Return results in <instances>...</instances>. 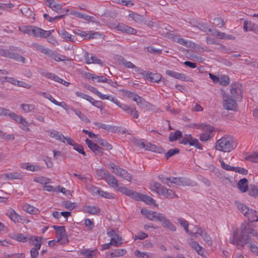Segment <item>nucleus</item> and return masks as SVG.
Listing matches in <instances>:
<instances>
[{"mask_svg": "<svg viewBox=\"0 0 258 258\" xmlns=\"http://www.w3.org/2000/svg\"><path fill=\"white\" fill-rule=\"evenodd\" d=\"M32 46L36 50L39 51L42 53L46 54L48 48H45L43 45L37 43H33Z\"/></svg>", "mask_w": 258, "mask_h": 258, "instance_id": "nucleus-42", "label": "nucleus"}, {"mask_svg": "<svg viewBox=\"0 0 258 258\" xmlns=\"http://www.w3.org/2000/svg\"><path fill=\"white\" fill-rule=\"evenodd\" d=\"M148 237V235L147 233H144L143 232H140L137 234V235H136L134 237V240H136L137 239L143 240Z\"/></svg>", "mask_w": 258, "mask_h": 258, "instance_id": "nucleus-62", "label": "nucleus"}, {"mask_svg": "<svg viewBox=\"0 0 258 258\" xmlns=\"http://www.w3.org/2000/svg\"><path fill=\"white\" fill-rule=\"evenodd\" d=\"M208 31L210 32L212 35H216L220 39H225L226 33L224 32H221L217 30L214 31L210 29H208Z\"/></svg>", "mask_w": 258, "mask_h": 258, "instance_id": "nucleus-54", "label": "nucleus"}, {"mask_svg": "<svg viewBox=\"0 0 258 258\" xmlns=\"http://www.w3.org/2000/svg\"><path fill=\"white\" fill-rule=\"evenodd\" d=\"M2 79L3 80L1 81V82L3 85H4L5 82H8L14 85L17 86L18 80H16L14 78L5 77Z\"/></svg>", "mask_w": 258, "mask_h": 258, "instance_id": "nucleus-52", "label": "nucleus"}, {"mask_svg": "<svg viewBox=\"0 0 258 258\" xmlns=\"http://www.w3.org/2000/svg\"><path fill=\"white\" fill-rule=\"evenodd\" d=\"M248 180L245 178H242L237 183V187L242 192H245L248 188Z\"/></svg>", "mask_w": 258, "mask_h": 258, "instance_id": "nucleus-21", "label": "nucleus"}, {"mask_svg": "<svg viewBox=\"0 0 258 258\" xmlns=\"http://www.w3.org/2000/svg\"><path fill=\"white\" fill-rule=\"evenodd\" d=\"M0 55L23 63H24L25 61V58L23 56L11 52L9 49L0 48Z\"/></svg>", "mask_w": 258, "mask_h": 258, "instance_id": "nucleus-6", "label": "nucleus"}, {"mask_svg": "<svg viewBox=\"0 0 258 258\" xmlns=\"http://www.w3.org/2000/svg\"><path fill=\"white\" fill-rule=\"evenodd\" d=\"M161 76L158 73H148L146 74V78L152 82L158 83L161 79Z\"/></svg>", "mask_w": 258, "mask_h": 258, "instance_id": "nucleus-24", "label": "nucleus"}, {"mask_svg": "<svg viewBox=\"0 0 258 258\" xmlns=\"http://www.w3.org/2000/svg\"><path fill=\"white\" fill-rule=\"evenodd\" d=\"M71 14L77 17L82 18L87 21H89L90 19V17L89 16L82 14L78 12H72Z\"/></svg>", "mask_w": 258, "mask_h": 258, "instance_id": "nucleus-59", "label": "nucleus"}, {"mask_svg": "<svg viewBox=\"0 0 258 258\" xmlns=\"http://www.w3.org/2000/svg\"><path fill=\"white\" fill-rule=\"evenodd\" d=\"M97 143L103 146L106 148V150H110L112 149V146L106 141L103 140L102 139H98L97 141Z\"/></svg>", "mask_w": 258, "mask_h": 258, "instance_id": "nucleus-50", "label": "nucleus"}, {"mask_svg": "<svg viewBox=\"0 0 258 258\" xmlns=\"http://www.w3.org/2000/svg\"><path fill=\"white\" fill-rule=\"evenodd\" d=\"M21 108L25 112H28L35 109V106L33 104H21Z\"/></svg>", "mask_w": 258, "mask_h": 258, "instance_id": "nucleus-55", "label": "nucleus"}, {"mask_svg": "<svg viewBox=\"0 0 258 258\" xmlns=\"http://www.w3.org/2000/svg\"><path fill=\"white\" fill-rule=\"evenodd\" d=\"M75 113L83 121L86 122H89L90 121V120L88 118V117L84 114L82 113L80 111H75Z\"/></svg>", "mask_w": 258, "mask_h": 258, "instance_id": "nucleus-64", "label": "nucleus"}, {"mask_svg": "<svg viewBox=\"0 0 258 258\" xmlns=\"http://www.w3.org/2000/svg\"><path fill=\"white\" fill-rule=\"evenodd\" d=\"M159 221L161 222L162 226L165 229H168L172 232H175L176 230L175 226L163 215L161 216Z\"/></svg>", "mask_w": 258, "mask_h": 258, "instance_id": "nucleus-14", "label": "nucleus"}, {"mask_svg": "<svg viewBox=\"0 0 258 258\" xmlns=\"http://www.w3.org/2000/svg\"><path fill=\"white\" fill-rule=\"evenodd\" d=\"M129 17L132 18L135 22L138 23H141L143 22V17L138 14L132 12L129 14Z\"/></svg>", "mask_w": 258, "mask_h": 258, "instance_id": "nucleus-45", "label": "nucleus"}, {"mask_svg": "<svg viewBox=\"0 0 258 258\" xmlns=\"http://www.w3.org/2000/svg\"><path fill=\"white\" fill-rule=\"evenodd\" d=\"M223 107L227 110L237 111L238 109L237 100L232 98L230 95L226 93L222 94Z\"/></svg>", "mask_w": 258, "mask_h": 258, "instance_id": "nucleus-3", "label": "nucleus"}, {"mask_svg": "<svg viewBox=\"0 0 258 258\" xmlns=\"http://www.w3.org/2000/svg\"><path fill=\"white\" fill-rule=\"evenodd\" d=\"M179 152V150L177 148H174L173 149L169 150L166 154V158L168 159L169 158L172 157L175 154L178 153Z\"/></svg>", "mask_w": 258, "mask_h": 258, "instance_id": "nucleus-61", "label": "nucleus"}, {"mask_svg": "<svg viewBox=\"0 0 258 258\" xmlns=\"http://www.w3.org/2000/svg\"><path fill=\"white\" fill-rule=\"evenodd\" d=\"M197 233L199 235H200L202 237H203L204 240L209 245L211 246L212 245V241L211 240V238L210 236L207 234V232L202 229L201 228H199Z\"/></svg>", "mask_w": 258, "mask_h": 258, "instance_id": "nucleus-25", "label": "nucleus"}, {"mask_svg": "<svg viewBox=\"0 0 258 258\" xmlns=\"http://www.w3.org/2000/svg\"><path fill=\"white\" fill-rule=\"evenodd\" d=\"M126 251L125 249H115L110 253L109 258L121 256L126 253Z\"/></svg>", "mask_w": 258, "mask_h": 258, "instance_id": "nucleus-31", "label": "nucleus"}, {"mask_svg": "<svg viewBox=\"0 0 258 258\" xmlns=\"http://www.w3.org/2000/svg\"><path fill=\"white\" fill-rule=\"evenodd\" d=\"M7 215L10 218V219L15 223L21 222H22V220H25V217L19 215L13 209H11L9 210L7 213Z\"/></svg>", "mask_w": 258, "mask_h": 258, "instance_id": "nucleus-13", "label": "nucleus"}, {"mask_svg": "<svg viewBox=\"0 0 258 258\" xmlns=\"http://www.w3.org/2000/svg\"><path fill=\"white\" fill-rule=\"evenodd\" d=\"M104 180L110 186L115 189H116L117 187H118L117 180L111 174L109 173L107 174V177Z\"/></svg>", "mask_w": 258, "mask_h": 258, "instance_id": "nucleus-22", "label": "nucleus"}, {"mask_svg": "<svg viewBox=\"0 0 258 258\" xmlns=\"http://www.w3.org/2000/svg\"><path fill=\"white\" fill-rule=\"evenodd\" d=\"M236 206L238 210L244 215L246 216L248 212L249 211L250 209L244 205L242 203L240 202H236Z\"/></svg>", "mask_w": 258, "mask_h": 258, "instance_id": "nucleus-38", "label": "nucleus"}, {"mask_svg": "<svg viewBox=\"0 0 258 258\" xmlns=\"http://www.w3.org/2000/svg\"><path fill=\"white\" fill-rule=\"evenodd\" d=\"M0 177L5 180L8 179H20L22 178V175L18 172H15L4 173L0 176Z\"/></svg>", "mask_w": 258, "mask_h": 258, "instance_id": "nucleus-16", "label": "nucleus"}, {"mask_svg": "<svg viewBox=\"0 0 258 258\" xmlns=\"http://www.w3.org/2000/svg\"><path fill=\"white\" fill-rule=\"evenodd\" d=\"M19 30L23 33L31 35L32 26H23L19 28Z\"/></svg>", "mask_w": 258, "mask_h": 258, "instance_id": "nucleus-56", "label": "nucleus"}, {"mask_svg": "<svg viewBox=\"0 0 258 258\" xmlns=\"http://www.w3.org/2000/svg\"><path fill=\"white\" fill-rule=\"evenodd\" d=\"M12 238L19 242H26L27 240V237L24 236L22 233L13 234Z\"/></svg>", "mask_w": 258, "mask_h": 258, "instance_id": "nucleus-43", "label": "nucleus"}, {"mask_svg": "<svg viewBox=\"0 0 258 258\" xmlns=\"http://www.w3.org/2000/svg\"><path fill=\"white\" fill-rule=\"evenodd\" d=\"M89 149L96 154L102 156L103 154V149L97 144L93 143L91 140L87 139L85 141Z\"/></svg>", "mask_w": 258, "mask_h": 258, "instance_id": "nucleus-9", "label": "nucleus"}, {"mask_svg": "<svg viewBox=\"0 0 258 258\" xmlns=\"http://www.w3.org/2000/svg\"><path fill=\"white\" fill-rule=\"evenodd\" d=\"M166 74L173 77L174 78L179 79L182 81H189L188 77L183 74H180L173 71L166 70Z\"/></svg>", "mask_w": 258, "mask_h": 258, "instance_id": "nucleus-17", "label": "nucleus"}, {"mask_svg": "<svg viewBox=\"0 0 258 258\" xmlns=\"http://www.w3.org/2000/svg\"><path fill=\"white\" fill-rule=\"evenodd\" d=\"M188 137L189 138L188 141V144L190 146H195L198 149H202V146L197 139L193 138L191 135H190V136Z\"/></svg>", "mask_w": 258, "mask_h": 258, "instance_id": "nucleus-34", "label": "nucleus"}, {"mask_svg": "<svg viewBox=\"0 0 258 258\" xmlns=\"http://www.w3.org/2000/svg\"><path fill=\"white\" fill-rule=\"evenodd\" d=\"M189 245L194 249L198 254H201V251L202 249V247L200 245L198 242L194 241L193 239H190L189 241Z\"/></svg>", "mask_w": 258, "mask_h": 258, "instance_id": "nucleus-39", "label": "nucleus"}, {"mask_svg": "<svg viewBox=\"0 0 258 258\" xmlns=\"http://www.w3.org/2000/svg\"><path fill=\"white\" fill-rule=\"evenodd\" d=\"M53 30L46 31L38 27L32 26L31 35L36 38H46L51 35Z\"/></svg>", "mask_w": 258, "mask_h": 258, "instance_id": "nucleus-8", "label": "nucleus"}, {"mask_svg": "<svg viewBox=\"0 0 258 258\" xmlns=\"http://www.w3.org/2000/svg\"><path fill=\"white\" fill-rule=\"evenodd\" d=\"M182 137V133L180 131H176L174 133H170L169 140L170 142H173L179 140Z\"/></svg>", "mask_w": 258, "mask_h": 258, "instance_id": "nucleus-41", "label": "nucleus"}, {"mask_svg": "<svg viewBox=\"0 0 258 258\" xmlns=\"http://www.w3.org/2000/svg\"><path fill=\"white\" fill-rule=\"evenodd\" d=\"M18 123L21 124L22 126L21 128L23 131L26 132H29L30 131V128L28 126V122L23 116L20 119H19Z\"/></svg>", "mask_w": 258, "mask_h": 258, "instance_id": "nucleus-49", "label": "nucleus"}, {"mask_svg": "<svg viewBox=\"0 0 258 258\" xmlns=\"http://www.w3.org/2000/svg\"><path fill=\"white\" fill-rule=\"evenodd\" d=\"M250 222H256L258 221V212L255 210L250 209L245 216Z\"/></svg>", "mask_w": 258, "mask_h": 258, "instance_id": "nucleus-27", "label": "nucleus"}, {"mask_svg": "<svg viewBox=\"0 0 258 258\" xmlns=\"http://www.w3.org/2000/svg\"><path fill=\"white\" fill-rule=\"evenodd\" d=\"M46 55H47L56 61H61L63 60L62 58L63 56L62 55L58 54L55 51H52L49 49H48Z\"/></svg>", "mask_w": 258, "mask_h": 258, "instance_id": "nucleus-32", "label": "nucleus"}, {"mask_svg": "<svg viewBox=\"0 0 258 258\" xmlns=\"http://www.w3.org/2000/svg\"><path fill=\"white\" fill-rule=\"evenodd\" d=\"M52 227L55 230L57 234V242H61L62 244H64L69 242L67 238V234L64 226L54 225Z\"/></svg>", "mask_w": 258, "mask_h": 258, "instance_id": "nucleus-7", "label": "nucleus"}, {"mask_svg": "<svg viewBox=\"0 0 258 258\" xmlns=\"http://www.w3.org/2000/svg\"><path fill=\"white\" fill-rule=\"evenodd\" d=\"M213 23L219 27H222L224 26L225 23L221 17H217L213 20Z\"/></svg>", "mask_w": 258, "mask_h": 258, "instance_id": "nucleus-60", "label": "nucleus"}, {"mask_svg": "<svg viewBox=\"0 0 258 258\" xmlns=\"http://www.w3.org/2000/svg\"><path fill=\"white\" fill-rule=\"evenodd\" d=\"M116 189L122 193L123 194L129 196L134 199L136 198L137 192H135L132 190H130L125 186H119L118 185V187H117Z\"/></svg>", "mask_w": 258, "mask_h": 258, "instance_id": "nucleus-19", "label": "nucleus"}, {"mask_svg": "<svg viewBox=\"0 0 258 258\" xmlns=\"http://www.w3.org/2000/svg\"><path fill=\"white\" fill-rule=\"evenodd\" d=\"M159 195L167 199H172L176 197V195L174 191L170 189H167L163 186Z\"/></svg>", "mask_w": 258, "mask_h": 258, "instance_id": "nucleus-26", "label": "nucleus"}, {"mask_svg": "<svg viewBox=\"0 0 258 258\" xmlns=\"http://www.w3.org/2000/svg\"><path fill=\"white\" fill-rule=\"evenodd\" d=\"M34 181L42 184H46L50 182L49 178L44 176L36 177L34 178Z\"/></svg>", "mask_w": 258, "mask_h": 258, "instance_id": "nucleus-44", "label": "nucleus"}, {"mask_svg": "<svg viewBox=\"0 0 258 258\" xmlns=\"http://www.w3.org/2000/svg\"><path fill=\"white\" fill-rule=\"evenodd\" d=\"M135 102L137 103L138 105L143 109L147 108L150 106V103L148 102L139 95L136 99Z\"/></svg>", "mask_w": 258, "mask_h": 258, "instance_id": "nucleus-28", "label": "nucleus"}, {"mask_svg": "<svg viewBox=\"0 0 258 258\" xmlns=\"http://www.w3.org/2000/svg\"><path fill=\"white\" fill-rule=\"evenodd\" d=\"M50 136L51 137L55 138L57 140L65 143V141L62 140V138H64V136L58 131L53 130L50 132Z\"/></svg>", "mask_w": 258, "mask_h": 258, "instance_id": "nucleus-40", "label": "nucleus"}, {"mask_svg": "<svg viewBox=\"0 0 258 258\" xmlns=\"http://www.w3.org/2000/svg\"><path fill=\"white\" fill-rule=\"evenodd\" d=\"M125 94L128 98L132 99L134 101H135L138 96V95L136 93L131 92L130 91H126Z\"/></svg>", "mask_w": 258, "mask_h": 258, "instance_id": "nucleus-63", "label": "nucleus"}, {"mask_svg": "<svg viewBox=\"0 0 258 258\" xmlns=\"http://www.w3.org/2000/svg\"><path fill=\"white\" fill-rule=\"evenodd\" d=\"M237 143L231 137H224L218 140L215 146L216 149L223 152H230L236 148Z\"/></svg>", "mask_w": 258, "mask_h": 258, "instance_id": "nucleus-2", "label": "nucleus"}, {"mask_svg": "<svg viewBox=\"0 0 258 258\" xmlns=\"http://www.w3.org/2000/svg\"><path fill=\"white\" fill-rule=\"evenodd\" d=\"M47 99L48 100H49L51 102L54 103V104H55L57 106H60L63 107V108H64L65 109H66L67 104H66L65 102H59L57 101L56 100H55L52 97V96L50 94L49 95V97H48Z\"/></svg>", "mask_w": 258, "mask_h": 258, "instance_id": "nucleus-53", "label": "nucleus"}, {"mask_svg": "<svg viewBox=\"0 0 258 258\" xmlns=\"http://www.w3.org/2000/svg\"><path fill=\"white\" fill-rule=\"evenodd\" d=\"M24 168L31 171H37L41 170L42 168L38 165H32L29 163H26L23 164L22 167Z\"/></svg>", "mask_w": 258, "mask_h": 258, "instance_id": "nucleus-29", "label": "nucleus"}, {"mask_svg": "<svg viewBox=\"0 0 258 258\" xmlns=\"http://www.w3.org/2000/svg\"><path fill=\"white\" fill-rule=\"evenodd\" d=\"M58 34L61 36L62 38L66 39L67 41L75 42L77 40L76 36L71 35L66 30H61L58 32Z\"/></svg>", "mask_w": 258, "mask_h": 258, "instance_id": "nucleus-23", "label": "nucleus"}, {"mask_svg": "<svg viewBox=\"0 0 258 258\" xmlns=\"http://www.w3.org/2000/svg\"><path fill=\"white\" fill-rule=\"evenodd\" d=\"M257 237V233L247 224L242 223L239 230H236L229 237L230 243L236 245L238 249H241L246 244H249L251 251L258 255V247L251 244V239L249 235Z\"/></svg>", "mask_w": 258, "mask_h": 258, "instance_id": "nucleus-1", "label": "nucleus"}, {"mask_svg": "<svg viewBox=\"0 0 258 258\" xmlns=\"http://www.w3.org/2000/svg\"><path fill=\"white\" fill-rule=\"evenodd\" d=\"M162 215L163 214L161 213L150 211L146 218H147L148 219L150 220H157L158 221H159Z\"/></svg>", "mask_w": 258, "mask_h": 258, "instance_id": "nucleus-30", "label": "nucleus"}, {"mask_svg": "<svg viewBox=\"0 0 258 258\" xmlns=\"http://www.w3.org/2000/svg\"><path fill=\"white\" fill-rule=\"evenodd\" d=\"M87 189L94 195H98L100 189V188L96 187L93 185H88L87 186Z\"/></svg>", "mask_w": 258, "mask_h": 258, "instance_id": "nucleus-57", "label": "nucleus"}, {"mask_svg": "<svg viewBox=\"0 0 258 258\" xmlns=\"http://www.w3.org/2000/svg\"><path fill=\"white\" fill-rule=\"evenodd\" d=\"M98 195L102 197L109 199H113L114 198V194L103 191L101 188L100 189Z\"/></svg>", "mask_w": 258, "mask_h": 258, "instance_id": "nucleus-51", "label": "nucleus"}, {"mask_svg": "<svg viewBox=\"0 0 258 258\" xmlns=\"http://www.w3.org/2000/svg\"><path fill=\"white\" fill-rule=\"evenodd\" d=\"M45 76L50 79H51L52 80H54L55 82L60 83L66 86H68L70 84V83L67 82L63 80L60 79L58 76L55 75L54 74L50 73H47L45 74Z\"/></svg>", "mask_w": 258, "mask_h": 258, "instance_id": "nucleus-20", "label": "nucleus"}, {"mask_svg": "<svg viewBox=\"0 0 258 258\" xmlns=\"http://www.w3.org/2000/svg\"><path fill=\"white\" fill-rule=\"evenodd\" d=\"M219 83L223 86H226L230 83L229 77L226 75H221L219 77Z\"/></svg>", "mask_w": 258, "mask_h": 258, "instance_id": "nucleus-47", "label": "nucleus"}, {"mask_svg": "<svg viewBox=\"0 0 258 258\" xmlns=\"http://www.w3.org/2000/svg\"><path fill=\"white\" fill-rule=\"evenodd\" d=\"M136 200H140L148 205H156L155 203V201L151 197L137 192V195L136 196V198H135Z\"/></svg>", "mask_w": 258, "mask_h": 258, "instance_id": "nucleus-18", "label": "nucleus"}, {"mask_svg": "<svg viewBox=\"0 0 258 258\" xmlns=\"http://www.w3.org/2000/svg\"><path fill=\"white\" fill-rule=\"evenodd\" d=\"M116 237H117L116 238L115 237L111 238L110 242V244H111V245H113V246H115L116 247H119L121 245V244L122 243V239L120 237H118L117 236Z\"/></svg>", "mask_w": 258, "mask_h": 258, "instance_id": "nucleus-48", "label": "nucleus"}, {"mask_svg": "<svg viewBox=\"0 0 258 258\" xmlns=\"http://www.w3.org/2000/svg\"><path fill=\"white\" fill-rule=\"evenodd\" d=\"M108 167L116 175L128 181L132 180V176L127 171L116 165L114 163H110Z\"/></svg>", "mask_w": 258, "mask_h": 258, "instance_id": "nucleus-4", "label": "nucleus"}, {"mask_svg": "<svg viewBox=\"0 0 258 258\" xmlns=\"http://www.w3.org/2000/svg\"><path fill=\"white\" fill-rule=\"evenodd\" d=\"M96 174L99 177H101L102 179H105L107 177V174H109V173L104 169L101 168L97 170Z\"/></svg>", "mask_w": 258, "mask_h": 258, "instance_id": "nucleus-58", "label": "nucleus"}, {"mask_svg": "<svg viewBox=\"0 0 258 258\" xmlns=\"http://www.w3.org/2000/svg\"><path fill=\"white\" fill-rule=\"evenodd\" d=\"M93 123L96 126H97L98 128H102L107 131H110L111 132H113L114 130V126H112L108 124H105L97 122H94Z\"/></svg>", "mask_w": 258, "mask_h": 258, "instance_id": "nucleus-36", "label": "nucleus"}, {"mask_svg": "<svg viewBox=\"0 0 258 258\" xmlns=\"http://www.w3.org/2000/svg\"><path fill=\"white\" fill-rule=\"evenodd\" d=\"M203 130L205 131V133L201 135L200 137L201 141H207L212 137L214 132V128L212 126L207 125Z\"/></svg>", "mask_w": 258, "mask_h": 258, "instance_id": "nucleus-10", "label": "nucleus"}, {"mask_svg": "<svg viewBox=\"0 0 258 258\" xmlns=\"http://www.w3.org/2000/svg\"><path fill=\"white\" fill-rule=\"evenodd\" d=\"M120 108H121L126 113L132 116L133 118L136 119L138 118L139 114L138 111L135 107L132 106H130L125 104L122 103L121 105H120Z\"/></svg>", "mask_w": 258, "mask_h": 258, "instance_id": "nucleus-11", "label": "nucleus"}, {"mask_svg": "<svg viewBox=\"0 0 258 258\" xmlns=\"http://www.w3.org/2000/svg\"><path fill=\"white\" fill-rule=\"evenodd\" d=\"M248 194L249 196L253 197L258 196V187L253 184H250L248 190Z\"/></svg>", "mask_w": 258, "mask_h": 258, "instance_id": "nucleus-37", "label": "nucleus"}, {"mask_svg": "<svg viewBox=\"0 0 258 258\" xmlns=\"http://www.w3.org/2000/svg\"><path fill=\"white\" fill-rule=\"evenodd\" d=\"M84 208L86 212L91 214H96L100 212V209L95 206H87Z\"/></svg>", "mask_w": 258, "mask_h": 258, "instance_id": "nucleus-46", "label": "nucleus"}, {"mask_svg": "<svg viewBox=\"0 0 258 258\" xmlns=\"http://www.w3.org/2000/svg\"><path fill=\"white\" fill-rule=\"evenodd\" d=\"M162 182L165 184H168L169 182L173 183L177 185H183L186 184V181L184 178L173 177L171 180L170 178L166 177L162 180Z\"/></svg>", "mask_w": 258, "mask_h": 258, "instance_id": "nucleus-15", "label": "nucleus"}, {"mask_svg": "<svg viewBox=\"0 0 258 258\" xmlns=\"http://www.w3.org/2000/svg\"><path fill=\"white\" fill-rule=\"evenodd\" d=\"M139 146H140L142 148L145 149L147 150L154 152L161 153L163 151V149L160 147L152 144L150 143H145L144 142H141L140 144H139Z\"/></svg>", "mask_w": 258, "mask_h": 258, "instance_id": "nucleus-12", "label": "nucleus"}, {"mask_svg": "<svg viewBox=\"0 0 258 258\" xmlns=\"http://www.w3.org/2000/svg\"><path fill=\"white\" fill-rule=\"evenodd\" d=\"M230 92L232 98L241 101L242 99L243 88L241 84L238 83H233L230 86Z\"/></svg>", "mask_w": 258, "mask_h": 258, "instance_id": "nucleus-5", "label": "nucleus"}, {"mask_svg": "<svg viewBox=\"0 0 258 258\" xmlns=\"http://www.w3.org/2000/svg\"><path fill=\"white\" fill-rule=\"evenodd\" d=\"M22 209L24 211L31 214H36L38 211V209L27 204H25L22 206Z\"/></svg>", "mask_w": 258, "mask_h": 258, "instance_id": "nucleus-35", "label": "nucleus"}, {"mask_svg": "<svg viewBox=\"0 0 258 258\" xmlns=\"http://www.w3.org/2000/svg\"><path fill=\"white\" fill-rule=\"evenodd\" d=\"M163 188V186L159 182H153L150 186V189L152 191L156 192L158 194H160V192L161 191Z\"/></svg>", "mask_w": 258, "mask_h": 258, "instance_id": "nucleus-33", "label": "nucleus"}]
</instances>
